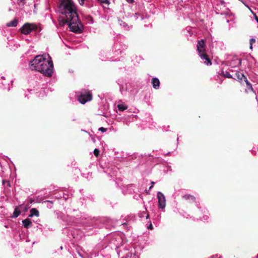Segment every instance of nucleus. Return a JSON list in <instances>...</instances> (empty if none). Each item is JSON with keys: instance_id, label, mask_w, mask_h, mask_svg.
<instances>
[{"instance_id": "f257e3e1", "label": "nucleus", "mask_w": 258, "mask_h": 258, "mask_svg": "<svg viewBox=\"0 0 258 258\" xmlns=\"http://www.w3.org/2000/svg\"><path fill=\"white\" fill-rule=\"evenodd\" d=\"M49 59L42 55H37L30 62V69L43 74L44 76L50 77L53 72V64L51 58L47 55Z\"/></svg>"}, {"instance_id": "f03ea898", "label": "nucleus", "mask_w": 258, "mask_h": 258, "mask_svg": "<svg viewBox=\"0 0 258 258\" xmlns=\"http://www.w3.org/2000/svg\"><path fill=\"white\" fill-rule=\"evenodd\" d=\"M60 6L63 8V11L61 13L65 16L63 19H67L77 15L76 7L72 0H61Z\"/></svg>"}, {"instance_id": "7ed1b4c3", "label": "nucleus", "mask_w": 258, "mask_h": 258, "mask_svg": "<svg viewBox=\"0 0 258 258\" xmlns=\"http://www.w3.org/2000/svg\"><path fill=\"white\" fill-rule=\"evenodd\" d=\"M67 23L68 24L70 31L78 33L82 32L81 25L79 22L78 15L67 19H63L60 25H64Z\"/></svg>"}, {"instance_id": "20e7f679", "label": "nucleus", "mask_w": 258, "mask_h": 258, "mask_svg": "<svg viewBox=\"0 0 258 258\" xmlns=\"http://www.w3.org/2000/svg\"><path fill=\"white\" fill-rule=\"evenodd\" d=\"M197 50L201 59L205 60L204 63L207 65H211L212 62L209 56L205 53V42L203 39L199 40L197 44Z\"/></svg>"}, {"instance_id": "39448f33", "label": "nucleus", "mask_w": 258, "mask_h": 258, "mask_svg": "<svg viewBox=\"0 0 258 258\" xmlns=\"http://www.w3.org/2000/svg\"><path fill=\"white\" fill-rule=\"evenodd\" d=\"M233 78L234 80L239 81L241 84H242L243 82L246 83L247 88L246 89V91H247V89L253 91L251 84L248 82L246 77L241 71H237Z\"/></svg>"}, {"instance_id": "423d86ee", "label": "nucleus", "mask_w": 258, "mask_h": 258, "mask_svg": "<svg viewBox=\"0 0 258 258\" xmlns=\"http://www.w3.org/2000/svg\"><path fill=\"white\" fill-rule=\"evenodd\" d=\"M92 99V93L90 91L88 90L82 91L78 96V100L82 104H84L87 102L91 101Z\"/></svg>"}, {"instance_id": "0eeeda50", "label": "nucleus", "mask_w": 258, "mask_h": 258, "mask_svg": "<svg viewBox=\"0 0 258 258\" xmlns=\"http://www.w3.org/2000/svg\"><path fill=\"white\" fill-rule=\"evenodd\" d=\"M37 28V26L35 24L26 23L21 28V32L25 35H28L32 31L36 30Z\"/></svg>"}, {"instance_id": "6e6552de", "label": "nucleus", "mask_w": 258, "mask_h": 258, "mask_svg": "<svg viewBox=\"0 0 258 258\" xmlns=\"http://www.w3.org/2000/svg\"><path fill=\"white\" fill-rule=\"evenodd\" d=\"M157 198L159 208L162 209L164 208L166 205V200L164 195L161 192L159 191L157 194Z\"/></svg>"}, {"instance_id": "1a4fd4ad", "label": "nucleus", "mask_w": 258, "mask_h": 258, "mask_svg": "<svg viewBox=\"0 0 258 258\" xmlns=\"http://www.w3.org/2000/svg\"><path fill=\"white\" fill-rule=\"evenodd\" d=\"M182 198L187 201L189 203H194L196 202V198L191 195H185L182 197Z\"/></svg>"}, {"instance_id": "9d476101", "label": "nucleus", "mask_w": 258, "mask_h": 258, "mask_svg": "<svg viewBox=\"0 0 258 258\" xmlns=\"http://www.w3.org/2000/svg\"><path fill=\"white\" fill-rule=\"evenodd\" d=\"M152 84L154 89H157L159 88L160 84V81L156 78H153L152 79Z\"/></svg>"}, {"instance_id": "9b49d317", "label": "nucleus", "mask_w": 258, "mask_h": 258, "mask_svg": "<svg viewBox=\"0 0 258 258\" xmlns=\"http://www.w3.org/2000/svg\"><path fill=\"white\" fill-rule=\"evenodd\" d=\"M30 214L29 215V217H32L34 216L38 217L39 216V212L36 208H32L30 211Z\"/></svg>"}, {"instance_id": "f8f14e48", "label": "nucleus", "mask_w": 258, "mask_h": 258, "mask_svg": "<svg viewBox=\"0 0 258 258\" xmlns=\"http://www.w3.org/2000/svg\"><path fill=\"white\" fill-rule=\"evenodd\" d=\"M22 223L24 226L26 228L31 227L32 226V223L29 219H26L23 220Z\"/></svg>"}, {"instance_id": "ddd939ff", "label": "nucleus", "mask_w": 258, "mask_h": 258, "mask_svg": "<svg viewBox=\"0 0 258 258\" xmlns=\"http://www.w3.org/2000/svg\"><path fill=\"white\" fill-rule=\"evenodd\" d=\"M18 22V19L15 18L13 21L7 23V25L8 27H16L17 25Z\"/></svg>"}, {"instance_id": "4468645a", "label": "nucleus", "mask_w": 258, "mask_h": 258, "mask_svg": "<svg viewBox=\"0 0 258 258\" xmlns=\"http://www.w3.org/2000/svg\"><path fill=\"white\" fill-rule=\"evenodd\" d=\"M20 213H21V211H20V210L19 209V207H17L15 209L12 217H14V218L18 217L20 215Z\"/></svg>"}, {"instance_id": "2eb2a0df", "label": "nucleus", "mask_w": 258, "mask_h": 258, "mask_svg": "<svg viewBox=\"0 0 258 258\" xmlns=\"http://www.w3.org/2000/svg\"><path fill=\"white\" fill-rule=\"evenodd\" d=\"M222 75L225 78H232L234 79V77L230 73V72L226 71L225 72H222Z\"/></svg>"}, {"instance_id": "dca6fc26", "label": "nucleus", "mask_w": 258, "mask_h": 258, "mask_svg": "<svg viewBox=\"0 0 258 258\" xmlns=\"http://www.w3.org/2000/svg\"><path fill=\"white\" fill-rule=\"evenodd\" d=\"M117 108L119 111H122L126 110L127 108V106L123 104H120L117 105Z\"/></svg>"}, {"instance_id": "f3484780", "label": "nucleus", "mask_w": 258, "mask_h": 258, "mask_svg": "<svg viewBox=\"0 0 258 258\" xmlns=\"http://www.w3.org/2000/svg\"><path fill=\"white\" fill-rule=\"evenodd\" d=\"M97 1L101 5L105 4V5L108 6L110 4V2L108 0H97Z\"/></svg>"}, {"instance_id": "a211bd4d", "label": "nucleus", "mask_w": 258, "mask_h": 258, "mask_svg": "<svg viewBox=\"0 0 258 258\" xmlns=\"http://www.w3.org/2000/svg\"><path fill=\"white\" fill-rule=\"evenodd\" d=\"M235 69H236L235 67H232V69L229 70V72H230V73H234V74L232 75L233 77H234L236 72L237 71H238L237 70H236Z\"/></svg>"}, {"instance_id": "6ab92c4d", "label": "nucleus", "mask_w": 258, "mask_h": 258, "mask_svg": "<svg viewBox=\"0 0 258 258\" xmlns=\"http://www.w3.org/2000/svg\"><path fill=\"white\" fill-rule=\"evenodd\" d=\"M100 151L98 149H95L93 153L96 157H98L99 155Z\"/></svg>"}, {"instance_id": "aec40b11", "label": "nucleus", "mask_w": 258, "mask_h": 258, "mask_svg": "<svg viewBox=\"0 0 258 258\" xmlns=\"http://www.w3.org/2000/svg\"><path fill=\"white\" fill-rule=\"evenodd\" d=\"M107 129L106 128H104V127H101L99 128V131L104 133V132H105L106 131Z\"/></svg>"}, {"instance_id": "412c9836", "label": "nucleus", "mask_w": 258, "mask_h": 258, "mask_svg": "<svg viewBox=\"0 0 258 258\" xmlns=\"http://www.w3.org/2000/svg\"><path fill=\"white\" fill-rule=\"evenodd\" d=\"M255 42V40L254 38H251L250 39V44H253Z\"/></svg>"}, {"instance_id": "4be33fe9", "label": "nucleus", "mask_w": 258, "mask_h": 258, "mask_svg": "<svg viewBox=\"0 0 258 258\" xmlns=\"http://www.w3.org/2000/svg\"><path fill=\"white\" fill-rule=\"evenodd\" d=\"M148 228L149 229H151V230L153 229V225H152V223L151 222H150L149 226L148 227Z\"/></svg>"}, {"instance_id": "5701e85b", "label": "nucleus", "mask_w": 258, "mask_h": 258, "mask_svg": "<svg viewBox=\"0 0 258 258\" xmlns=\"http://www.w3.org/2000/svg\"><path fill=\"white\" fill-rule=\"evenodd\" d=\"M85 0H81L79 1V3L81 6H83L84 4V2Z\"/></svg>"}, {"instance_id": "b1692460", "label": "nucleus", "mask_w": 258, "mask_h": 258, "mask_svg": "<svg viewBox=\"0 0 258 258\" xmlns=\"http://www.w3.org/2000/svg\"><path fill=\"white\" fill-rule=\"evenodd\" d=\"M155 184V182L154 181L151 182V186L149 187V190H150L153 187L154 184Z\"/></svg>"}, {"instance_id": "393cba45", "label": "nucleus", "mask_w": 258, "mask_h": 258, "mask_svg": "<svg viewBox=\"0 0 258 258\" xmlns=\"http://www.w3.org/2000/svg\"><path fill=\"white\" fill-rule=\"evenodd\" d=\"M127 1V2H128L129 3H133L134 1V0H126Z\"/></svg>"}, {"instance_id": "a878e982", "label": "nucleus", "mask_w": 258, "mask_h": 258, "mask_svg": "<svg viewBox=\"0 0 258 258\" xmlns=\"http://www.w3.org/2000/svg\"><path fill=\"white\" fill-rule=\"evenodd\" d=\"M249 48L250 49H252V44H250V46H249Z\"/></svg>"}, {"instance_id": "bb28decb", "label": "nucleus", "mask_w": 258, "mask_h": 258, "mask_svg": "<svg viewBox=\"0 0 258 258\" xmlns=\"http://www.w3.org/2000/svg\"><path fill=\"white\" fill-rule=\"evenodd\" d=\"M33 201H34L33 200L31 199L30 201V203L31 204V203H32L33 202Z\"/></svg>"}, {"instance_id": "cd10ccee", "label": "nucleus", "mask_w": 258, "mask_h": 258, "mask_svg": "<svg viewBox=\"0 0 258 258\" xmlns=\"http://www.w3.org/2000/svg\"><path fill=\"white\" fill-rule=\"evenodd\" d=\"M255 20L257 21V22L258 23V18L256 16H255Z\"/></svg>"}, {"instance_id": "c85d7f7f", "label": "nucleus", "mask_w": 258, "mask_h": 258, "mask_svg": "<svg viewBox=\"0 0 258 258\" xmlns=\"http://www.w3.org/2000/svg\"><path fill=\"white\" fill-rule=\"evenodd\" d=\"M149 215L148 214V215H147V216H146V218H147H147H149Z\"/></svg>"}, {"instance_id": "c756f323", "label": "nucleus", "mask_w": 258, "mask_h": 258, "mask_svg": "<svg viewBox=\"0 0 258 258\" xmlns=\"http://www.w3.org/2000/svg\"><path fill=\"white\" fill-rule=\"evenodd\" d=\"M127 254L130 255H131L130 253H128Z\"/></svg>"}, {"instance_id": "7c9ffc66", "label": "nucleus", "mask_w": 258, "mask_h": 258, "mask_svg": "<svg viewBox=\"0 0 258 258\" xmlns=\"http://www.w3.org/2000/svg\"><path fill=\"white\" fill-rule=\"evenodd\" d=\"M256 258H258V254L256 255Z\"/></svg>"}, {"instance_id": "2f4dec72", "label": "nucleus", "mask_w": 258, "mask_h": 258, "mask_svg": "<svg viewBox=\"0 0 258 258\" xmlns=\"http://www.w3.org/2000/svg\"><path fill=\"white\" fill-rule=\"evenodd\" d=\"M239 63H241V60H239Z\"/></svg>"}]
</instances>
